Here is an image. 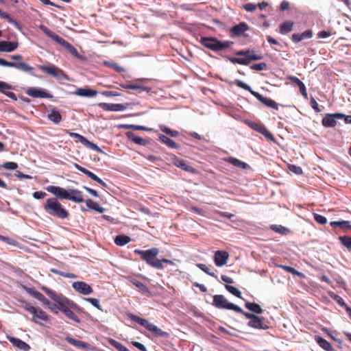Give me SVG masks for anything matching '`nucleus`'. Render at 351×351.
Here are the masks:
<instances>
[{"mask_svg": "<svg viewBox=\"0 0 351 351\" xmlns=\"http://www.w3.org/2000/svg\"><path fill=\"white\" fill-rule=\"evenodd\" d=\"M38 69L41 71L56 78L59 81L69 80L68 75H66L61 69L53 64H49V65H40L38 66Z\"/></svg>", "mask_w": 351, "mask_h": 351, "instance_id": "8", "label": "nucleus"}, {"mask_svg": "<svg viewBox=\"0 0 351 351\" xmlns=\"http://www.w3.org/2000/svg\"><path fill=\"white\" fill-rule=\"evenodd\" d=\"M131 241L130 238L125 234H120L115 237L114 243L119 246H123Z\"/></svg>", "mask_w": 351, "mask_h": 351, "instance_id": "42", "label": "nucleus"}, {"mask_svg": "<svg viewBox=\"0 0 351 351\" xmlns=\"http://www.w3.org/2000/svg\"><path fill=\"white\" fill-rule=\"evenodd\" d=\"M250 126L253 130L264 135L268 139L271 141L274 140L272 134L267 130V129L263 125L253 122L250 124Z\"/></svg>", "mask_w": 351, "mask_h": 351, "instance_id": "25", "label": "nucleus"}, {"mask_svg": "<svg viewBox=\"0 0 351 351\" xmlns=\"http://www.w3.org/2000/svg\"><path fill=\"white\" fill-rule=\"evenodd\" d=\"M65 340L69 342V343H71V345L75 346L76 348H84V349H86L88 348V346L86 343L85 342H83V341H79V340H77V339H73L70 337H66L65 338Z\"/></svg>", "mask_w": 351, "mask_h": 351, "instance_id": "40", "label": "nucleus"}, {"mask_svg": "<svg viewBox=\"0 0 351 351\" xmlns=\"http://www.w3.org/2000/svg\"><path fill=\"white\" fill-rule=\"evenodd\" d=\"M120 86L123 88L136 90L137 93H141L143 91H147V92L149 91V88H145L143 86L138 85V84H132L125 83V84H121Z\"/></svg>", "mask_w": 351, "mask_h": 351, "instance_id": "33", "label": "nucleus"}, {"mask_svg": "<svg viewBox=\"0 0 351 351\" xmlns=\"http://www.w3.org/2000/svg\"><path fill=\"white\" fill-rule=\"evenodd\" d=\"M315 341L316 343L324 350L326 351H333L334 348L327 340L325 339L318 336H315Z\"/></svg>", "mask_w": 351, "mask_h": 351, "instance_id": "31", "label": "nucleus"}, {"mask_svg": "<svg viewBox=\"0 0 351 351\" xmlns=\"http://www.w3.org/2000/svg\"><path fill=\"white\" fill-rule=\"evenodd\" d=\"M98 106L104 110L107 111H123L126 109L127 104H108V103H99Z\"/></svg>", "mask_w": 351, "mask_h": 351, "instance_id": "22", "label": "nucleus"}, {"mask_svg": "<svg viewBox=\"0 0 351 351\" xmlns=\"http://www.w3.org/2000/svg\"><path fill=\"white\" fill-rule=\"evenodd\" d=\"M42 290L56 302L58 308L63 313L69 309H75L77 308V305L73 302L64 297L62 294H58L46 287H43Z\"/></svg>", "mask_w": 351, "mask_h": 351, "instance_id": "3", "label": "nucleus"}, {"mask_svg": "<svg viewBox=\"0 0 351 351\" xmlns=\"http://www.w3.org/2000/svg\"><path fill=\"white\" fill-rule=\"evenodd\" d=\"M236 84H237V86H239V88L249 91L253 96H254L262 104H265V106H267L268 107H271L272 108H277V104L274 100H272L269 98L265 97L263 96L262 95H261L260 93L254 91L248 84L243 82V81L237 80Z\"/></svg>", "mask_w": 351, "mask_h": 351, "instance_id": "6", "label": "nucleus"}, {"mask_svg": "<svg viewBox=\"0 0 351 351\" xmlns=\"http://www.w3.org/2000/svg\"><path fill=\"white\" fill-rule=\"evenodd\" d=\"M213 305L219 309H228L234 311L235 309H239V306L229 302L223 295H215L213 296Z\"/></svg>", "mask_w": 351, "mask_h": 351, "instance_id": "10", "label": "nucleus"}, {"mask_svg": "<svg viewBox=\"0 0 351 351\" xmlns=\"http://www.w3.org/2000/svg\"><path fill=\"white\" fill-rule=\"evenodd\" d=\"M66 133H68L71 137L77 138V141L80 142L82 145L84 143V141L86 139V138H85L84 136L75 132H72L67 130Z\"/></svg>", "mask_w": 351, "mask_h": 351, "instance_id": "55", "label": "nucleus"}, {"mask_svg": "<svg viewBox=\"0 0 351 351\" xmlns=\"http://www.w3.org/2000/svg\"><path fill=\"white\" fill-rule=\"evenodd\" d=\"M64 314L67 317H69V319H72L73 321H74L77 323H79L80 322L78 317L72 311V309L67 310Z\"/></svg>", "mask_w": 351, "mask_h": 351, "instance_id": "57", "label": "nucleus"}, {"mask_svg": "<svg viewBox=\"0 0 351 351\" xmlns=\"http://www.w3.org/2000/svg\"><path fill=\"white\" fill-rule=\"evenodd\" d=\"M225 161L230 163L231 165H234V167L241 168L243 169H247L248 167L247 164L239 160L237 158H233V157H228L224 159Z\"/></svg>", "mask_w": 351, "mask_h": 351, "instance_id": "36", "label": "nucleus"}, {"mask_svg": "<svg viewBox=\"0 0 351 351\" xmlns=\"http://www.w3.org/2000/svg\"><path fill=\"white\" fill-rule=\"evenodd\" d=\"M18 47L17 42H9L2 40L0 41V51L1 52H12Z\"/></svg>", "mask_w": 351, "mask_h": 351, "instance_id": "27", "label": "nucleus"}, {"mask_svg": "<svg viewBox=\"0 0 351 351\" xmlns=\"http://www.w3.org/2000/svg\"><path fill=\"white\" fill-rule=\"evenodd\" d=\"M42 290L56 302L58 308L63 313L69 309H75L77 308V305L73 302L64 297L62 294H58L46 287H43Z\"/></svg>", "mask_w": 351, "mask_h": 351, "instance_id": "2", "label": "nucleus"}, {"mask_svg": "<svg viewBox=\"0 0 351 351\" xmlns=\"http://www.w3.org/2000/svg\"><path fill=\"white\" fill-rule=\"evenodd\" d=\"M75 95L84 97H93L97 95V91L90 89V88H77L75 93Z\"/></svg>", "mask_w": 351, "mask_h": 351, "instance_id": "29", "label": "nucleus"}, {"mask_svg": "<svg viewBox=\"0 0 351 351\" xmlns=\"http://www.w3.org/2000/svg\"><path fill=\"white\" fill-rule=\"evenodd\" d=\"M27 95L34 98H52L53 95L42 88L29 87L25 90Z\"/></svg>", "mask_w": 351, "mask_h": 351, "instance_id": "14", "label": "nucleus"}, {"mask_svg": "<svg viewBox=\"0 0 351 351\" xmlns=\"http://www.w3.org/2000/svg\"><path fill=\"white\" fill-rule=\"evenodd\" d=\"M86 204L88 208L95 210L99 213H103L105 211V209L103 207L100 206L99 204L93 202L92 199H87L86 201Z\"/></svg>", "mask_w": 351, "mask_h": 351, "instance_id": "39", "label": "nucleus"}, {"mask_svg": "<svg viewBox=\"0 0 351 351\" xmlns=\"http://www.w3.org/2000/svg\"><path fill=\"white\" fill-rule=\"evenodd\" d=\"M40 28L46 35H47L57 43L61 45L64 48L67 49L71 45V44L68 43L66 40H64L62 37L59 36L58 34L53 32L46 26L40 25Z\"/></svg>", "mask_w": 351, "mask_h": 351, "instance_id": "16", "label": "nucleus"}, {"mask_svg": "<svg viewBox=\"0 0 351 351\" xmlns=\"http://www.w3.org/2000/svg\"><path fill=\"white\" fill-rule=\"evenodd\" d=\"M313 217H314L315 221L318 223L326 224L327 223L326 217L322 215H319L317 213H314Z\"/></svg>", "mask_w": 351, "mask_h": 351, "instance_id": "58", "label": "nucleus"}, {"mask_svg": "<svg viewBox=\"0 0 351 351\" xmlns=\"http://www.w3.org/2000/svg\"><path fill=\"white\" fill-rule=\"evenodd\" d=\"M0 66H5V67H12L16 69L21 70L23 72L28 73L30 75H34V69L30 66L29 64L22 62H8L4 59L0 58Z\"/></svg>", "mask_w": 351, "mask_h": 351, "instance_id": "12", "label": "nucleus"}, {"mask_svg": "<svg viewBox=\"0 0 351 351\" xmlns=\"http://www.w3.org/2000/svg\"><path fill=\"white\" fill-rule=\"evenodd\" d=\"M23 308L32 315L31 320L36 324L43 325V322L49 320L47 314L40 308L34 307L28 303H25Z\"/></svg>", "mask_w": 351, "mask_h": 351, "instance_id": "7", "label": "nucleus"}, {"mask_svg": "<svg viewBox=\"0 0 351 351\" xmlns=\"http://www.w3.org/2000/svg\"><path fill=\"white\" fill-rule=\"evenodd\" d=\"M0 17L1 19H6L10 23L12 24L13 25H14L16 28L18 29H20V27L19 25H18L17 22L16 21H14V19H12L8 14H7L6 12H4L3 11H1L0 10Z\"/></svg>", "mask_w": 351, "mask_h": 351, "instance_id": "51", "label": "nucleus"}, {"mask_svg": "<svg viewBox=\"0 0 351 351\" xmlns=\"http://www.w3.org/2000/svg\"><path fill=\"white\" fill-rule=\"evenodd\" d=\"M200 43L212 51H218L228 48L231 45L232 42L220 41L214 37H202Z\"/></svg>", "mask_w": 351, "mask_h": 351, "instance_id": "5", "label": "nucleus"}, {"mask_svg": "<svg viewBox=\"0 0 351 351\" xmlns=\"http://www.w3.org/2000/svg\"><path fill=\"white\" fill-rule=\"evenodd\" d=\"M13 89L14 87L11 84L3 81H0V93L5 95L14 101H16L17 97L16 94L10 91V90Z\"/></svg>", "mask_w": 351, "mask_h": 351, "instance_id": "23", "label": "nucleus"}, {"mask_svg": "<svg viewBox=\"0 0 351 351\" xmlns=\"http://www.w3.org/2000/svg\"><path fill=\"white\" fill-rule=\"evenodd\" d=\"M72 287L75 291L83 295H89L93 291L89 285L82 281L73 282Z\"/></svg>", "mask_w": 351, "mask_h": 351, "instance_id": "20", "label": "nucleus"}, {"mask_svg": "<svg viewBox=\"0 0 351 351\" xmlns=\"http://www.w3.org/2000/svg\"><path fill=\"white\" fill-rule=\"evenodd\" d=\"M40 28L46 35H47L57 43L61 45L64 48L67 49L71 45V44L68 43L66 40H64L62 37L59 36L58 34L53 32L46 26L40 25Z\"/></svg>", "mask_w": 351, "mask_h": 351, "instance_id": "17", "label": "nucleus"}, {"mask_svg": "<svg viewBox=\"0 0 351 351\" xmlns=\"http://www.w3.org/2000/svg\"><path fill=\"white\" fill-rule=\"evenodd\" d=\"M248 26L245 23H241L232 27L230 32L234 36H239L247 30Z\"/></svg>", "mask_w": 351, "mask_h": 351, "instance_id": "34", "label": "nucleus"}, {"mask_svg": "<svg viewBox=\"0 0 351 351\" xmlns=\"http://www.w3.org/2000/svg\"><path fill=\"white\" fill-rule=\"evenodd\" d=\"M331 226H338L343 229H351V224L349 221H331Z\"/></svg>", "mask_w": 351, "mask_h": 351, "instance_id": "45", "label": "nucleus"}, {"mask_svg": "<svg viewBox=\"0 0 351 351\" xmlns=\"http://www.w3.org/2000/svg\"><path fill=\"white\" fill-rule=\"evenodd\" d=\"M47 191L60 199L69 200L70 189L66 190L60 186L51 185L47 187Z\"/></svg>", "mask_w": 351, "mask_h": 351, "instance_id": "15", "label": "nucleus"}, {"mask_svg": "<svg viewBox=\"0 0 351 351\" xmlns=\"http://www.w3.org/2000/svg\"><path fill=\"white\" fill-rule=\"evenodd\" d=\"M289 169L296 175H301L302 173V169L300 167L294 165H288Z\"/></svg>", "mask_w": 351, "mask_h": 351, "instance_id": "61", "label": "nucleus"}, {"mask_svg": "<svg viewBox=\"0 0 351 351\" xmlns=\"http://www.w3.org/2000/svg\"><path fill=\"white\" fill-rule=\"evenodd\" d=\"M271 228L276 232H278L282 234H285V227L281 225H271Z\"/></svg>", "mask_w": 351, "mask_h": 351, "instance_id": "63", "label": "nucleus"}, {"mask_svg": "<svg viewBox=\"0 0 351 351\" xmlns=\"http://www.w3.org/2000/svg\"><path fill=\"white\" fill-rule=\"evenodd\" d=\"M74 167L75 169H77V170H79L80 171L82 172L83 173H84L85 175H86L87 176H88L90 178H91L92 180H93V178H95V176H96L95 174H94L93 173H92L90 171L88 170L87 169L80 166V165L77 164V163H75L74 164Z\"/></svg>", "mask_w": 351, "mask_h": 351, "instance_id": "47", "label": "nucleus"}, {"mask_svg": "<svg viewBox=\"0 0 351 351\" xmlns=\"http://www.w3.org/2000/svg\"><path fill=\"white\" fill-rule=\"evenodd\" d=\"M7 339L12 343V344L17 348L18 349L23 350V351H29L31 349V347L29 344L25 343V341H22L20 339L12 337L10 335L6 336Z\"/></svg>", "mask_w": 351, "mask_h": 351, "instance_id": "24", "label": "nucleus"}, {"mask_svg": "<svg viewBox=\"0 0 351 351\" xmlns=\"http://www.w3.org/2000/svg\"><path fill=\"white\" fill-rule=\"evenodd\" d=\"M230 257L228 252L224 250H217L214 254V262L216 266L222 267L227 264Z\"/></svg>", "mask_w": 351, "mask_h": 351, "instance_id": "19", "label": "nucleus"}, {"mask_svg": "<svg viewBox=\"0 0 351 351\" xmlns=\"http://www.w3.org/2000/svg\"><path fill=\"white\" fill-rule=\"evenodd\" d=\"M83 145H84L86 147L96 151L97 152H102L101 149L97 146V145L93 143V142H90L87 138L85 140L84 143H83Z\"/></svg>", "mask_w": 351, "mask_h": 351, "instance_id": "50", "label": "nucleus"}, {"mask_svg": "<svg viewBox=\"0 0 351 351\" xmlns=\"http://www.w3.org/2000/svg\"><path fill=\"white\" fill-rule=\"evenodd\" d=\"M287 78L291 80L293 84L298 86L300 93L304 99H307L308 94L304 84L300 79L294 76H289Z\"/></svg>", "mask_w": 351, "mask_h": 351, "instance_id": "26", "label": "nucleus"}, {"mask_svg": "<svg viewBox=\"0 0 351 351\" xmlns=\"http://www.w3.org/2000/svg\"><path fill=\"white\" fill-rule=\"evenodd\" d=\"M313 37V31L307 29L302 34H293L291 36V40L297 43L304 39H308Z\"/></svg>", "mask_w": 351, "mask_h": 351, "instance_id": "28", "label": "nucleus"}, {"mask_svg": "<svg viewBox=\"0 0 351 351\" xmlns=\"http://www.w3.org/2000/svg\"><path fill=\"white\" fill-rule=\"evenodd\" d=\"M47 118L54 123H59L62 121V116L60 112L53 109L51 112L47 114Z\"/></svg>", "mask_w": 351, "mask_h": 351, "instance_id": "38", "label": "nucleus"}, {"mask_svg": "<svg viewBox=\"0 0 351 351\" xmlns=\"http://www.w3.org/2000/svg\"><path fill=\"white\" fill-rule=\"evenodd\" d=\"M44 210L50 215L59 219H66L69 217L68 211L55 197L48 198L44 205Z\"/></svg>", "mask_w": 351, "mask_h": 351, "instance_id": "4", "label": "nucleus"}, {"mask_svg": "<svg viewBox=\"0 0 351 351\" xmlns=\"http://www.w3.org/2000/svg\"><path fill=\"white\" fill-rule=\"evenodd\" d=\"M26 291L34 298L42 302L44 304L47 305L51 311L53 310V307L51 305L49 300L45 297V295L40 292L36 291L34 288H26Z\"/></svg>", "mask_w": 351, "mask_h": 351, "instance_id": "21", "label": "nucleus"}, {"mask_svg": "<svg viewBox=\"0 0 351 351\" xmlns=\"http://www.w3.org/2000/svg\"><path fill=\"white\" fill-rule=\"evenodd\" d=\"M127 279L130 282L136 287L142 291H148L147 287L141 282L138 281L137 279L132 277H128Z\"/></svg>", "mask_w": 351, "mask_h": 351, "instance_id": "43", "label": "nucleus"}, {"mask_svg": "<svg viewBox=\"0 0 351 351\" xmlns=\"http://www.w3.org/2000/svg\"><path fill=\"white\" fill-rule=\"evenodd\" d=\"M159 140L165 145H166L167 147L172 148V149H178L179 147L178 145L173 141V140L170 139L169 137H167L165 135L160 134L158 136Z\"/></svg>", "mask_w": 351, "mask_h": 351, "instance_id": "35", "label": "nucleus"}, {"mask_svg": "<svg viewBox=\"0 0 351 351\" xmlns=\"http://www.w3.org/2000/svg\"><path fill=\"white\" fill-rule=\"evenodd\" d=\"M74 57H75L76 58L79 59V60H83L84 59V57L83 56L80 55L77 49L72 45H71L67 49H66Z\"/></svg>", "mask_w": 351, "mask_h": 351, "instance_id": "56", "label": "nucleus"}, {"mask_svg": "<svg viewBox=\"0 0 351 351\" xmlns=\"http://www.w3.org/2000/svg\"><path fill=\"white\" fill-rule=\"evenodd\" d=\"M247 325L256 329L265 330L267 328V326L263 322L262 319L256 315L252 320L249 321Z\"/></svg>", "mask_w": 351, "mask_h": 351, "instance_id": "30", "label": "nucleus"}, {"mask_svg": "<svg viewBox=\"0 0 351 351\" xmlns=\"http://www.w3.org/2000/svg\"><path fill=\"white\" fill-rule=\"evenodd\" d=\"M1 167L5 169L15 170L18 167L17 163L14 162H4Z\"/></svg>", "mask_w": 351, "mask_h": 351, "instance_id": "59", "label": "nucleus"}, {"mask_svg": "<svg viewBox=\"0 0 351 351\" xmlns=\"http://www.w3.org/2000/svg\"><path fill=\"white\" fill-rule=\"evenodd\" d=\"M245 306L250 311H252L257 314H261L263 313V309L260 306L259 304L254 302H246L245 303Z\"/></svg>", "mask_w": 351, "mask_h": 351, "instance_id": "41", "label": "nucleus"}, {"mask_svg": "<svg viewBox=\"0 0 351 351\" xmlns=\"http://www.w3.org/2000/svg\"><path fill=\"white\" fill-rule=\"evenodd\" d=\"M128 136L131 141L137 145H144L145 144V141L143 138L136 136L134 133L128 132Z\"/></svg>", "mask_w": 351, "mask_h": 351, "instance_id": "44", "label": "nucleus"}, {"mask_svg": "<svg viewBox=\"0 0 351 351\" xmlns=\"http://www.w3.org/2000/svg\"><path fill=\"white\" fill-rule=\"evenodd\" d=\"M173 164L176 167H178L184 171H186L188 172H191L193 170V168L192 167L188 165L184 160L180 159L178 158H174Z\"/></svg>", "mask_w": 351, "mask_h": 351, "instance_id": "37", "label": "nucleus"}, {"mask_svg": "<svg viewBox=\"0 0 351 351\" xmlns=\"http://www.w3.org/2000/svg\"><path fill=\"white\" fill-rule=\"evenodd\" d=\"M225 287L230 293L237 298H241V292L237 288L228 285H226Z\"/></svg>", "mask_w": 351, "mask_h": 351, "instance_id": "53", "label": "nucleus"}, {"mask_svg": "<svg viewBox=\"0 0 351 351\" xmlns=\"http://www.w3.org/2000/svg\"><path fill=\"white\" fill-rule=\"evenodd\" d=\"M160 129L162 132H163L166 134L169 135L171 137H177L179 134V132L178 131L172 130L165 125H160Z\"/></svg>", "mask_w": 351, "mask_h": 351, "instance_id": "49", "label": "nucleus"}, {"mask_svg": "<svg viewBox=\"0 0 351 351\" xmlns=\"http://www.w3.org/2000/svg\"><path fill=\"white\" fill-rule=\"evenodd\" d=\"M51 272L58 274V275L65 277V278H76V276L74 274L61 271H59L56 269H52Z\"/></svg>", "mask_w": 351, "mask_h": 351, "instance_id": "54", "label": "nucleus"}, {"mask_svg": "<svg viewBox=\"0 0 351 351\" xmlns=\"http://www.w3.org/2000/svg\"><path fill=\"white\" fill-rule=\"evenodd\" d=\"M40 28L46 35H47L57 43L61 45L64 48L67 49L71 45V44L68 43L66 40H64L62 37L59 36L58 34L53 32L46 26L40 25Z\"/></svg>", "mask_w": 351, "mask_h": 351, "instance_id": "18", "label": "nucleus"}, {"mask_svg": "<svg viewBox=\"0 0 351 351\" xmlns=\"http://www.w3.org/2000/svg\"><path fill=\"white\" fill-rule=\"evenodd\" d=\"M197 267L198 268H199L202 271L205 272L206 274H208L209 276L215 277V278H217V276H216L214 272L211 271L210 268L205 264L198 263V264H197Z\"/></svg>", "mask_w": 351, "mask_h": 351, "instance_id": "52", "label": "nucleus"}, {"mask_svg": "<svg viewBox=\"0 0 351 351\" xmlns=\"http://www.w3.org/2000/svg\"><path fill=\"white\" fill-rule=\"evenodd\" d=\"M287 271L291 273L293 275L298 276L300 278H304L305 277L304 274L297 271L291 267L287 266Z\"/></svg>", "mask_w": 351, "mask_h": 351, "instance_id": "62", "label": "nucleus"}, {"mask_svg": "<svg viewBox=\"0 0 351 351\" xmlns=\"http://www.w3.org/2000/svg\"><path fill=\"white\" fill-rule=\"evenodd\" d=\"M230 60L232 63H237V64H243V65H247L248 64L247 59L243 58H230Z\"/></svg>", "mask_w": 351, "mask_h": 351, "instance_id": "60", "label": "nucleus"}, {"mask_svg": "<svg viewBox=\"0 0 351 351\" xmlns=\"http://www.w3.org/2000/svg\"><path fill=\"white\" fill-rule=\"evenodd\" d=\"M163 262L162 259L156 258L150 266L156 269H162L164 268Z\"/></svg>", "mask_w": 351, "mask_h": 351, "instance_id": "64", "label": "nucleus"}, {"mask_svg": "<svg viewBox=\"0 0 351 351\" xmlns=\"http://www.w3.org/2000/svg\"><path fill=\"white\" fill-rule=\"evenodd\" d=\"M134 252L136 254L140 255L141 258L150 266L155 261L156 256L158 254L159 250L156 247H152L147 250L136 249Z\"/></svg>", "mask_w": 351, "mask_h": 351, "instance_id": "11", "label": "nucleus"}, {"mask_svg": "<svg viewBox=\"0 0 351 351\" xmlns=\"http://www.w3.org/2000/svg\"><path fill=\"white\" fill-rule=\"evenodd\" d=\"M341 244L351 251V237L341 236L339 237Z\"/></svg>", "mask_w": 351, "mask_h": 351, "instance_id": "48", "label": "nucleus"}, {"mask_svg": "<svg viewBox=\"0 0 351 351\" xmlns=\"http://www.w3.org/2000/svg\"><path fill=\"white\" fill-rule=\"evenodd\" d=\"M42 290L56 302L58 308L63 313L69 309H75L77 308V305L73 302L64 297L62 294H58L46 287H43Z\"/></svg>", "mask_w": 351, "mask_h": 351, "instance_id": "1", "label": "nucleus"}, {"mask_svg": "<svg viewBox=\"0 0 351 351\" xmlns=\"http://www.w3.org/2000/svg\"><path fill=\"white\" fill-rule=\"evenodd\" d=\"M108 342L110 346H113L119 351H130L126 347L113 339H109Z\"/></svg>", "mask_w": 351, "mask_h": 351, "instance_id": "46", "label": "nucleus"}, {"mask_svg": "<svg viewBox=\"0 0 351 351\" xmlns=\"http://www.w3.org/2000/svg\"><path fill=\"white\" fill-rule=\"evenodd\" d=\"M69 200L75 203H82L84 202L82 193L77 189H70Z\"/></svg>", "mask_w": 351, "mask_h": 351, "instance_id": "32", "label": "nucleus"}, {"mask_svg": "<svg viewBox=\"0 0 351 351\" xmlns=\"http://www.w3.org/2000/svg\"><path fill=\"white\" fill-rule=\"evenodd\" d=\"M344 114L336 112L333 114H326L322 119V123L325 128H335L337 125V119H342Z\"/></svg>", "mask_w": 351, "mask_h": 351, "instance_id": "13", "label": "nucleus"}, {"mask_svg": "<svg viewBox=\"0 0 351 351\" xmlns=\"http://www.w3.org/2000/svg\"><path fill=\"white\" fill-rule=\"evenodd\" d=\"M130 317L132 320L135 322L141 324V326L146 328L148 330L154 332L155 335L162 337H167L169 336V333L165 331H162L160 328L157 327L156 325L149 322L147 320L142 319L136 315H130Z\"/></svg>", "mask_w": 351, "mask_h": 351, "instance_id": "9", "label": "nucleus"}]
</instances>
